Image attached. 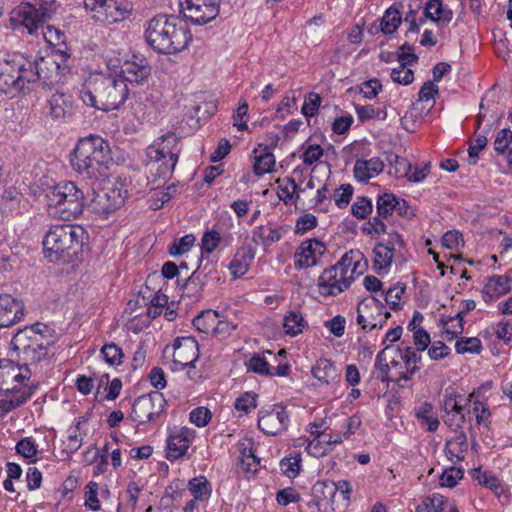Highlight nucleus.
<instances>
[{"label": "nucleus", "instance_id": "c756f323", "mask_svg": "<svg viewBox=\"0 0 512 512\" xmlns=\"http://www.w3.org/2000/svg\"><path fill=\"white\" fill-rule=\"evenodd\" d=\"M472 478L481 486L489 488L496 496L500 497L504 492V488L500 479L490 471L482 470L481 467L472 470Z\"/></svg>", "mask_w": 512, "mask_h": 512}, {"label": "nucleus", "instance_id": "49530a36", "mask_svg": "<svg viewBox=\"0 0 512 512\" xmlns=\"http://www.w3.org/2000/svg\"><path fill=\"white\" fill-rule=\"evenodd\" d=\"M391 348L389 346H386L383 350H381L377 357H376V363L375 367L378 371V378L381 379V381H389L393 380L394 378L390 376V364L387 359V351H389Z\"/></svg>", "mask_w": 512, "mask_h": 512}, {"label": "nucleus", "instance_id": "6ab92c4d", "mask_svg": "<svg viewBox=\"0 0 512 512\" xmlns=\"http://www.w3.org/2000/svg\"><path fill=\"white\" fill-rule=\"evenodd\" d=\"M150 75L151 66L148 60L143 56L133 55L130 60L123 63L118 76L125 80V84H143L148 81Z\"/></svg>", "mask_w": 512, "mask_h": 512}, {"label": "nucleus", "instance_id": "09e8293b", "mask_svg": "<svg viewBox=\"0 0 512 512\" xmlns=\"http://www.w3.org/2000/svg\"><path fill=\"white\" fill-rule=\"evenodd\" d=\"M257 397L254 392H245L235 400L234 407L237 411L248 414L257 407Z\"/></svg>", "mask_w": 512, "mask_h": 512}, {"label": "nucleus", "instance_id": "72a5a7b5", "mask_svg": "<svg viewBox=\"0 0 512 512\" xmlns=\"http://www.w3.org/2000/svg\"><path fill=\"white\" fill-rule=\"evenodd\" d=\"M307 322L299 311L291 310L284 317L283 327L289 336H296L304 330Z\"/></svg>", "mask_w": 512, "mask_h": 512}, {"label": "nucleus", "instance_id": "b1692460", "mask_svg": "<svg viewBox=\"0 0 512 512\" xmlns=\"http://www.w3.org/2000/svg\"><path fill=\"white\" fill-rule=\"evenodd\" d=\"M395 350L403 362L404 370L396 372L394 381L402 386L401 381H408L419 370L418 363L421 360V356L418 354V351L409 346L404 349L396 348Z\"/></svg>", "mask_w": 512, "mask_h": 512}, {"label": "nucleus", "instance_id": "603ef678", "mask_svg": "<svg viewBox=\"0 0 512 512\" xmlns=\"http://www.w3.org/2000/svg\"><path fill=\"white\" fill-rule=\"evenodd\" d=\"M85 493V507L92 511H99L101 508L100 501L98 499V484L90 481L86 486Z\"/></svg>", "mask_w": 512, "mask_h": 512}, {"label": "nucleus", "instance_id": "3c124183", "mask_svg": "<svg viewBox=\"0 0 512 512\" xmlns=\"http://www.w3.org/2000/svg\"><path fill=\"white\" fill-rule=\"evenodd\" d=\"M222 237L219 232L215 230L206 231L201 239V248L203 252L208 254L214 252L220 245Z\"/></svg>", "mask_w": 512, "mask_h": 512}, {"label": "nucleus", "instance_id": "0eeeda50", "mask_svg": "<svg viewBox=\"0 0 512 512\" xmlns=\"http://www.w3.org/2000/svg\"><path fill=\"white\" fill-rule=\"evenodd\" d=\"M180 153L179 140L174 133L158 138L147 148L149 171L155 178H168L173 173Z\"/></svg>", "mask_w": 512, "mask_h": 512}, {"label": "nucleus", "instance_id": "6e6d98bb", "mask_svg": "<svg viewBox=\"0 0 512 512\" xmlns=\"http://www.w3.org/2000/svg\"><path fill=\"white\" fill-rule=\"evenodd\" d=\"M320 104V95L317 93H309L304 100L301 112L307 118L313 117L318 113Z\"/></svg>", "mask_w": 512, "mask_h": 512}, {"label": "nucleus", "instance_id": "4c0bfd02", "mask_svg": "<svg viewBox=\"0 0 512 512\" xmlns=\"http://www.w3.org/2000/svg\"><path fill=\"white\" fill-rule=\"evenodd\" d=\"M405 292V285L397 283L390 287L386 291H381L378 298L384 300V302L392 309L398 310L401 308V297Z\"/></svg>", "mask_w": 512, "mask_h": 512}, {"label": "nucleus", "instance_id": "5fc2aeb1", "mask_svg": "<svg viewBox=\"0 0 512 512\" xmlns=\"http://www.w3.org/2000/svg\"><path fill=\"white\" fill-rule=\"evenodd\" d=\"M463 478V470L458 467L446 468L440 476V484L445 487H454Z\"/></svg>", "mask_w": 512, "mask_h": 512}, {"label": "nucleus", "instance_id": "69168bd1", "mask_svg": "<svg viewBox=\"0 0 512 512\" xmlns=\"http://www.w3.org/2000/svg\"><path fill=\"white\" fill-rule=\"evenodd\" d=\"M189 419L197 427H204L211 419V412L205 407H197L190 412Z\"/></svg>", "mask_w": 512, "mask_h": 512}, {"label": "nucleus", "instance_id": "ddd939ff", "mask_svg": "<svg viewBox=\"0 0 512 512\" xmlns=\"http://www.w3.org/2000/svg\"><path fill=\"white\" fill-rule=\"evenodd\" d=\"M125 194L119 183H108L94 192L89 208L95 214L107 217L124 204Z\"/></svg>", "mask_w": 512, "mask_h": 512}, {"label": "nucleus", "instance_id": "13d9d810", "mask_svg": "<svg viewBox=\"0 0 512 512\" xmlns=\"http://www.w3.org/2000/svg\"><path fill=\"white\" fill-rule=\"evenodd\" d=\"M298 190V185L293 178H287L283 184L278 186V196L285 204H288L293 199L294 194Z\"/></svg>", "mask_w": 512, "mask_h": 512}, {"label": "nucleus", "instance_id": "423d86ee", "mask_svg": "<svg viewBox=\"0 0 512 512\" xmlns=\"http://www.w3.org/2000/svg\"><path fill=\"white\" fill-rule=\"evenodd\" d=\"M84 234L83 228L70 224L50 227L43 240L44 254L51 262L77 255Z\"/></svg>", "mask_w": 512, "mask_h": 512}, {"label": "nucleus", "instance_id": "79ce46f5", "mask_svg": "<svg viewBox=\"0 0 512 512\" xmlns=\"http://www.w3.org/2000/svg\"><path fill=\"white\" fill-rule=\"evenodd\" d=\"M220 314L216 310H206L194 318L193 325L201 332L208 333L213 330Z\"/></svg>", "mask_w": 512, "mask_h": 512}, {"label": "nucleus", "instance_id": "c85d7f7f", "mask_svg": "<svg viewBox=\"0 0 512 512\" xmlns=\"http://www.w3.org/2000/svg\"><path fill=\"white\" fill-rule=\"evenodd\" d=\"M312 375L324 384H330L339 378V373L332 361L320 358L312 367Z\"/></svg>", "mask_w": 512, "mask_h": 512}, {"label": "nucleus", "instance_id": "aec40b11", "mask_svg": "<svg viewBox=\"0 0 512 512\" xmlns=\"http://www.w3.org/2000/svg\"><path fill=\"white\" fill-rule=\"evenodd\" d=\"M173 362L181 368L194 367L199 357L197 341L192 337L177 338L173 343Z\"/></svg>", "mask_w": 512, "mask_h": 512}, {"label": "nucleus", "instance_id": "f03ea898", "mask_svg": "<svg viewBox=\"0 0 512 512\" xmlns=\"http://www.w3.org/2000/svg\"><path fill=\"white\" fill-rule=\"evenodd\" d=\"M144 40L154 52L171 55L185 50L192 34L180 17L158 14L144 24Z\"/></svg>", "mask_w": 512, "mask_h": 512}, {"label": "nucleus", "instance_id": "f704fd0d", "mask_svg": "<svg viewBox=\"0 0 512 512\" xmlns=\"http://www.w3.org/2000/svg\"><path fill=\"white\" fill-rule=\"evenodd\" d=\"M373 253L375 268L386 269L391 266L395 253L393 247L380 242L375 245Z\"/></svg>", "mask_w": 512, "mask_h": 512}, {"label": "nucleus", "instance_id": "864d4df0", "mask_svg": "<svg viewBox=\"0 0 512 512\" xmlns=\"http://www.w3.org/2000/svg\"><path fill=\"white\" fill-rule=\"evenodd\" d=\"M354 188L351 184H342L334 191L333 198L338 208H345L353 195Z\"/></svg>", "mask_w": 512, "mask_h": 512}, {"label": "nucleus", "instance_id": "f257e3e1", "mask_svg": "<svg viewBox=\"0 0 512 512\" xmlns=\"http://www.w3.org/2000/svg\"><path fill=\"white\" fill-rule=\"evenodd\" d=\"M53 344L52 331L46 324L37 322L17 331L11 340L12 349L17 352L18 363H8L0 372V410L3 414L22 406L34 393L30 381V366H37L47 360Z\"/></svg>", "mask_w": 512, "mask_h": 512}, {"label": "nucleus", "instance_id": "a878e982", "mask_svg": "<svg viewBox=\"0 0 512 512\" xmlns=\"http://www.w3.org/2000/svg\"><path fill=\"white\" fill-rule=\"evenodd\" d=\"M511 278L506 275H494L489 277L483 287L482 297L485 302H490L511 290Z\"/></svg>", "mask_w": 512, "mask_h": 512}, {"label": "nucleus", "instance_id": "dca6fc26", "mask_svg": "<svg viewBox=\"0 0 512 512\" xmlns=\"http://www.w3.org/2000/svg\"><path fill=\"white\" fill-rule=\"evenodd\" d=\"M289 423V412L282 405L264 407L258 412V427L266 435L276 436L285 432Z\"/></svg>", "mask_w": 512, "mask_h": 512}, {"label": "nucleus", "instance_id": "9d476101", "mask_svg": "<svg viewBox=\"0 0 512 512\" xmlns=\"http://www.w3.org/2000/svg\"><path fill=\"white\" fill-rule=\"evenodd\" d=\"M347 257H342L335 265L325 269L318 278V290L322 296H337L352 283V274L347 273Z\"/></svg>", "mask_w": 512, "mask_h": 512}, {"label": "nucleus", "instance_id": "2f4dec72", "mask_svg": "<svg viewBox=\"0 0 512 512\" xmlns=\"http://www.w3.org/2000/svg\"><path fill=\"white\" fill-rule=\"evenodd\" d=\"M255 153V162L253 166V171L256 175L262 176L264 174L272 172L275 166V157L274 155L267 151L266 148H256L254 150Z\"/></svg>", "mask_w": 512, "mask_h": 512}, {"label": "nucleus", "instance_id": "680f3d73", "mask_svg": "<svg viewBox=\"0 0 512 512\" xmlns=\"http://www.w3.org/2000/svg\"><path fill=\"white\" fill-rule=\"evenodd\" d=\"M473 412L478 425L489 426L491 413L486 403L479 400L475 401L473 404Z\"/></svg>", "mask_w": 512, "mask_h": 512}, {"label": "nucleus", "instance_id": "7ed1b4c3", "mask_svg": "<svg viewBox=\"0 0 512 512\" xmlns=\"http://www.w3.org/2000/svg\"><path fill=\"white\" fill-rule=\"evenodd\" d=\"M129 95L128 85L118 75L98 74L90 77L80 90V98L87 106L102 111L119 109Z\"/></svg>", "mask_w": 512, "mask_h": 512}, {"label": "nucleus", "instance_id": "052dcab7", "mask_svg": "<svg viewBox=\"0 0 512 512\" xmlns=\"http://www.w3.org/2000/svg\"><path fill=\"white\" fill-rule=\"evenodd\" d=\"M195 238L193 235H185L177 241H174L170 246V254L173 256H180L188 252L193 246Z\"/></svg>", "mask_w": 512, "mask_h": 512}, {"label": "nucleus", "instance_id": "c03bdc74", "mask_svg": "<svg viewBox=\"0 0 512 512\" xmlns=\"http://www.w3.org/2000/svg\"><path fill=\"white\" fill-rule=\"evenodd\" d=\"M397 196L393 193H384L378 195L376 199L377 214L383 217H389L395 212Z\"/></svg>", "mask_w": 512, "mask_h": 512}, {"label": "nucleus", "instance_id": "412c9836", "mask_svg": "<svg viewBox=\"0 0 512 512\" xmlns=\"http://www.w3.org/2000/svg\"><path fill=\"white\" fill-rule=\"evenodd\" d=\"M23 302L9 294L0 293V328L10 327L24 317Z\"/></svg>", "mask_w": 512, "mask_h": 512}, {"label": "nucleus", "instance_id": "7c9ffc66", "mask_svg": "<svg viewBox=\"0 0 512 512\" xmlns=\"http://www.w3.org/2000/svg\"><path fill=\"white\" fill-rule=\"evenodd\" d=\"M284 228L272 224L261 225L253 230L254 238H258L264 246H270L281 240Z\"/></svg>", "mask_w": 512, "mask_h": 512}, {"label": "nucleus", "instance_id": "e2e57ef3", "mask_svg": "<svg viewBox=\"0 0 512 512\" xmlns=\"http://www.w3.org/2000/svg\"><path fill=\"white\" fill-rule=\"evenodd\" d=\"M512 142V131L504 128L497 133L494 140V149L499 153H504Z\"/></svg>", "mask_w": 512, "mask_h": 512}, {"label": "nucleus", "instance_id": "c9c22d12", "mask_svg": "<svg viewBox=\"0 0 512 512\" xmlns=\"http://www.w3.org/2000/svg\"><path fill=\"white\" fill-rule=\"evenodd\" d=\"M463 315L464 311H459L455 316L449 317L447 320H442L443 333L445 335L446 340L451 341L455 339L458 335L463 333Z\"/></svg>", "mask_w": 512, "mask_h": 512}, {"label": "nucleus", "instance_id": "393cba45", "mask_svg": "<svg viewBox=\"0 0 512 512\" xmlns=\"http://www.w3.org/2000/svg\"><path fill=\"white\" fill-rule=\"evenodd\" d=\"M384 167L383 161L378 157L368 160L358 159L354 164V177L358 182L367 183L382 173Z\"/></svg>", "mask_w": 512, "mask_h": 512}, {"label": "nucleus", "instance_id": "de8ad7c7", "mask_svg": "<svg viewBox=\"0 0 512 512\" xmlns=\"http://www.w3.org/2000/svg\"><path fill=\"white\" fill-rule=\"evenodd\" d=\"M101 354L109 365H120L124 356L122 349L114 343L105 344L101 349Z\"/></svg>", "mask_w": 512, "mask_h": 512}, {"label": "nucleus", "instance_id": "338daca9", "mask_svg": "<svg viewBox=\"0 0 512 512\" xmlns=\"http://www.w3.org/2000/svg\"><path fill=\"white\" fill-rule=\"evenodd\" d=\"M430 173V164L425 163L421 166L412 165V169L404 175L410 182L419 183L422 182Z\"/></svg>", "mask_w": 512, "mask_h": 512}, {"label": "nucleus", "instance_id": "4be33fe9", "mask_svg": "<svg viewBox=\"0 0 512 512\" xmlns=\"http://www.w3.org/2000/svg\"><path fill=\"white\" fill-rule=\"evenodd\" d=\"M48 115L55 121H65L74 114V102L70 94L56 92L47 100Z\"/></svg>", "mask_w": 512, "mask_h": 512}, {"label": "nucleus", "instance_id": "0e129e2a", "mask_svg": "<svg viewBox=\"0 0 512 512\" xmlns=\"http://www.w3.org/2000/svg\"><path fill=\"white\" fill-rule=\"evenodd\" d=\"M324 154L323 148L318 144H310L304 148L302 159L306 165H312L317 162Z\"/></svg>", "mask_w": 512, "mask_h": 512}, {"label": "nucleus", "instance_id": "20e7f679", "mask_svg": "<svg viewBox=\"0 0 512 512\" xmlns=\"http://www.w3.org/2000/svg\"><path fill=\"white\" fill-rule=\"evenodd\" d=\"M110 147L102 137L81 138L71 154L73 169L88 178H96L110 161Z\"/></svg>", "mask_w": 512, "mask_h": 512}, {"label": "nucleus", "instance_id": "1a4fd4ad", "mask_svg": "<svg viewBox=\"0 0 512 512\" xmlns=\"http://www.w3.org/2000/svg\"><path fill=\"white\" fill-rule=\"evenodd\" d=\"M26 57L21 54L9 55L0 59V91L8 95L23 92L27 84Z\"/></svg>", "mask_w": 512, "mask_h": 512}, {"label": "nucleus", "instance_id": "6e6552de", "mask_svg": "<svg viewBox=\"0 0 512 512\" xmlns=\"http://www.w3.org/2000/svg\"><path fill=\"white\" fill-rule=\"evenodd\" d=\"M56 11L54 0H36L34 3L20 4L14 11L12 20L24 26L30 34L48 21Z\"/></svg>", "mask_w": 512, "mask_h": 512}, {"label": "nucleus", "instance_id": "bb28decb", "mask_svg": "<svg viewBox=\"0 0 512 512\" xmlns=\"http://www.w3.org/2000/svg\"><path fill=\"white\" fill-rule=\"evenodd\" d=\"M424 15L441 28L447 26L453 17L452 11L444 8L441 0H428L424 8Z\"/></svg>", "mask_w": 512, "mask_h": 512}, {"label": "nucleus", "instance_id": "ea45409f", "mask_svg": "<svg viewBox=\"0 0 512 512\" xmlns=\"http://www.w3.org/2000/svg\"><path fill=\"white\" fill-rule=\"evenodd\" d=\"M82 421L78 420L74 427L69 429L67 441L64 442L63 453L72 456L83 444V438L79 433Z\"/></svg>", "mask_w": 512, "mask_h": 512}, {"label": "nucleus", "instance_id": "4d7b16f0", "mask_svg": "<svg viewBox=\"0 0 512 512\" xmlns=\"http://www.w3.org/2000/svg\"><path fill=\"white\" fill-rule=\"evenodd\" d=\"M391 79L398 84L409 85L414 80V72L406 68L405 63H401L391 71Z\"/></svg>", "mask_w": 512, "mask_h": 512}, {"label": "nucleus", "instance_id": "e433bc0d", "mask_svg": "<svg viewBox=\"0 0 512 512\" xmlns=\"http://www.w3.org/2000/svg\"><path fill=\"white\" fill-rule=\"evenodd\" d=\"M306 506L310 512H335L328 495L314 489L311 499L306 502Z\"/></svg>", "mask_w": 512, "mask_h": 512}, {"label": "nucleus", "instance_id": "473e14b6", "mask_svg": "<svg viewBox=\"0 0 512 512\" xmlns=\"http://www.w3.org/2000/svg\"><path fill=\"white\" fill-rule=\"evenodd\" d=\"M314 490L321 491L322 494H327L333 503L337 492H340L343 495V499H349L351 488L349 482L342 480L337 484L333 482H318L314 485Z\"/></svg>", "mask_w": 512, "mask_h": 512}, {"label": "nucleus", "instance_id": "2eb2a0df", "mask_svg": "<svg viewBox=\"0 0 512 512\" xmlns=\"http://www.w3.org/2000/svg\"><path fill=\"white\" fill-rule=\"evenodd\" d=\"M166 399L155 391L139 396L133 403L130 417L138 424H146L157 418L165 409Z\"/></svg>", "mask_w": 512, "mask_h": 512}, {"label": "nucleus", "instance_id": "4468645a", "mask_svg": "<svg viewBox=\"0 0 512 512\" xmlns=\"http://www.w3.org/2000/svg\"><path fill=\"white\" fill-rule=\"evenodd\" d=\"M26 81L35 83L41 81L45 86L51 87L60 82V65L51 56L37 57L34 60L26 58Z\"/></svg>", "mask_w": 512, "mask_h": 512}, {"label": "nucleus", "instance_id": "37998d69", "mask_svg": "<svg viewBox=\"0 0 512 512\" xmlns=\"http://www.w3.org/2000/svg\"><path fill=\"white\" fill-rule=\"evenodd\" d=\"M447 498L440 494H432L426 497L417 507L415 512H443Z\"/></svg>", "mask_w": 512, "mask_h": 512}, {"label": "nucleus", "instance_id": "8fccbe9b", "mask_svg": "<svg viewBox=\"0 0 512 512\" xmlns=\"http://www.w3.org/2000/svg\"><path fill=\"white\" fill-rule=\"evenodd\" d=\"M353 216L358 219H365L373 211V204L368 197H357L351 206Z\"/></svg>", "mask_w": 512, "mask_h": 512}, {"label": "nucleus", "instance_id": "a19ab883", "mask_svg": "<svg viewBox=\"0 0 512 512\" xmlns=\"http://www.w3.org/2000/svg\"><path fill=\"white\" fill-rule=\"evenodd\" d=\"M188 488L195 500L206 499L211 494V485L204 476L191 479L188 483Z\"/></svg>", "mask_w": 512, "mask_h": 512}, {"label": "nucleus", "instance_id": "a18cd8bd", "mask_svg": "<svg viewBox=\"0 0 512 512\" xmlns=\"http://www.w3.org/2000/svg\"><path fill=\"white\" fill-rule=\"evenodd\" d=\"M455 350L459 354H479L482 350V343L477 337L460 338L455 343Z\"/></svg>", "mask_w": 512, "mask_h": 512}, {"label": "nucleus", "instance_id": "58836bf2", "mask_svg": "<svg viewBox=\"0 0 512 512\" xmlns=\"http://www.w3.org/2000/svg\"><path fill=\"white\" fill-rule=\"evenodd\" d=\"M401 21L402 18L400 12L396 8L390 7L385 11L381 19V31L384 34H392L398 29Z\"/></svg>", "mask_w": 512, "mask_h": 512}, {"label": "nucleus", "instance_id": "774afa93", "mask_svg": "<svg viewBox=\"0 0 512 512\" xmlns=\"http://www.w3.org/2000/svg\"><path fill=\"white\" fill-rule=\"evenodd\" d=\"M247 367L248 370L261 375H268L270 372V365L259 355L252 356L247 363Z\"/></svg>", "mask_w": 512, "mask_h": 512}, {"label": "nucleus", "instance_id": "f3484780", "mask_svg": "<svg viewBox=\"0 0 512 512\" xmlns=\"http://www.w3.org/2000/svg\"><path fill=\"white\" fill-rule=\"evenodd\" d=\"M220 0H184L181 12L196 25H205L219 14Z\"/></svg>", "mask_w": 512, "mask_h": 512}, {"label": "nucleus", "instance_id": "bf43d9fd", "mask_svg": "<svg viewBox=\"0 0 512 512\" xmlns=\"http://www.w3.org/2000/svg\"><path fill=\"white\" fill-rule=\"evenodd\" d=\"M300 462L301 459L299 456L286 457L282 459L280 467L283 474L288 478H295L300 472Z\"/></svg>", "mask_w": 512, "mask_h": 512}, {"label": "nucleus", "instance_id": "5701e85b", "mask_svg": "<svg viewBox=\"0 0 512 512\" xmlns=\"http://www.w3.org/2000/svg\"><path fill=\"white\" fill-rule=\"evenodd\" d=\"M192 438V431L186 427L170 434L167 440L166 458L170 461L183 457L188 450Z\"/></svg>", "mask_w": 512, "mask_h": 512}, {"label": "nucleus", "instance_id": "39448f33", "mask_svg": "<svg viewBox=\"0 0 512 512\" xmlns=\"http://www.w3.org/2000/svg\"><path fill=\"white\" fill-rule=\"evenodd\" d=\"M49 215L63 220L76 218L85 206L84 192L74 182L62 181L45 194Z\"/></svg>", "mask_w": 512, "mask_h": 512}, {"label": "nucleus", "instance_id": "f8f14e48", "mask_svg": "<svg viewBox=\"0 0 512 512\" xmlns=\"http://www.w3.org/2000/svg\"><path fill=\"white\" fill-rule=\"evenodd\" d=\"M391 316L384 303L377 296H371L357 305V323L364 331L381 329Z\"/></svg>", "mask_w": 512, "mask_h": 512}, {"label": "nucleus", "instance_id": "cd10ccee", "mask_svg": "<svg viewBox=\"0 0 512 512\" xmlns=\"http://www.w3.org/2000/svg\"><path fill=\"white\" fill-rule=\"evenodd\" d=\"M254 259V253L251 249L241 248L237 250L232 261L229 264V270L235 278L242 277L249 270L250 264Z\"/></svg>", "mask_w": 512, "mask_h": 512}, {"label": "nucleus", "instance_id": "9b49d317", "mask_svg": "<svg viewBox=\"0 0 512 512\" xmlns=\"http://www.w3.org/2000/svg\"><path fill=\"white\" fill-rule=\"evenodd\" d=\"M84 7L92 13L95 21L105 24L125 20L132 10L129 3L119 0H84Z\"/></svg>", "mask_w": 512, "mask_h": 512}, {"label": "nucleus", "instance_id": "a211bd4d", "mask_svg": "<svg viewBox=\"0 0 512 512\" xmlns=\"http://www.w3.org/2000/svg\"><path fill=\"white\" fill-rule=\"evenodd\" d=\"M326 251L324 243L316 238L304 240L294 253V266L297 270L316 266Z\"/></svg>", "mask_w": 512, "mask_h": 512}]
</instances>
